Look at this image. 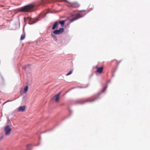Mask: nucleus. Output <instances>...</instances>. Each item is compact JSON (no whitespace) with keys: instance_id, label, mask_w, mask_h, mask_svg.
Wrapping results in <instances>:
<instances>
[{"instance_id":"obj_1","label":"nucleus","mask_w":150,"mask_h":150,"mask_svg":"<svg viewBox=\"0 0 150 150\" xmlns=\"http://www.w3.org/2000/svg\"><path fill=\"white\" fill-rule=\"evenodd\" d=\"M40 0L33 2L28 5L23 6L19 9V11L22 12H31L37 10V8L41 4L44 5L49 2L48 1Z\"/></svg>"},{"instance_id":"obj_2","label":"nucleus","mask_w":150,"mask_h":150,"mask_svg":"<svg viewBox=\"0 0 150 150\" xmlns=\"http://www.w3.org/2000/svg\"><path fill=\"white\" fill-rule=\"evenodd\" d=\"M24 21L25 22L28 21L29 24L32 25L37 22L38 20L37 19H35L28 17L26 18L25 19L24 18Z\"/></svg>"},{"instance_id":"obj_3","label":"nucleus","mask_w":150,"mask_h":150,"mask_svg":"<svg viewBox=\"0 0 150 150\" xmlns=\"http://www.w3.org/2000/svg\"><path fill=\"white\" fill-rule=\"evenodd\" d=\"M100 98V97H99V96H97L94 99L92 100H90L89 99L87 100H82L79 103L80 104H82L86 102H92L93 101H95L97 100Z\"/></svg>"},{"instance_id":"obj_4","label":"nucleus","mask_w":150,"mask_h":150,"mask_svg":"<svg viewBox=\"0 0 150 150\" xmlns=\"http://www.w3.org/2000/svg\"><path fill=\"white\" fill-rule=\"evenodd\" d=\"M4 130L5 132V135L7 136L10 134L11 129L10 126L8 125L4 127Z\"/></svg>"},{"instance_id":"obj_5","label":"nucleus","mask_w":150,"mask_h":150,"mask_svg":"<svg viewBox=\"0 0 150 150\" xmlns=\"http://www.w3.org/2000/svg\"><path fill=\"white\" fill-rule=\"evenodd\" d=\"M64 31V29L63 28H60L59 30H54L53 32H52L53 34L55 35H59L62 34Z\"/></svg>"},{"instance_id":"obj_6","label":"nucleus","mask_w":150,"mask_h":150,"mask_svg":"<svg viewBox=\"0 0 150 150\" xmlns=\"http://www.w3.org/2000/svg\"><path fill=\"white\" fill-rule=\"evenodd\" d=\"M82 17L83 16H81L79 14H78L72 19H70L69 20V21L71 22H72L75 20H77Z\"/></svg>"},{"instance_id":"obj_7","label":"nucleus","mask_w":150,"mask_h":150,"mask_svg":"<svg viewBox=\"0 0 150 150\" xmlns=\"http://www.w3.org/2000/svg\"><path fill=\"white\" fill-rule=\"evenodd\" d=\"M59 25V23L57 21L55 22L53 25V26L52 28V29L54 30L55 29L57 28V27Z\"/></svg>"},{"instance_id":"obj_8","label":"nucleus","mask_w":150,"mask_h":150,"mask_svg":"<svg viewBox=\"0 0 150 150\" xmlns=\"http://www.w3.org/2000/svg\"><path fill=\"white\" fill-rule=\"evenodd\" d=\"M30 65V64H29L27 65H25L23 66L22 67V68L23 69L25 70H28L30 69L29 66Z\"/></svg>"},{"instance_id":"obj_9","label":"nucleus","mask_w":150,"mask_h":150,"mask_svg":"<svg viewBox=\"0 0 150 150\" xmlns=\"http://www.w3.org/2000/svg\"><path fill=\"white\" fill-rule=\"evenodd\" d=\"M25 106H20L18 108V110L19 111H23L25 110Z\"/></svg>"},{"instance_id":"obj_10","label":"nucleus","mask_w":150,"mask_h":150,"mask_svg":"<svg viewBox=\"0 0 150 150\" xmlns=\"http://www.w3.org/2000/svg\"><path fill=\"white\" fill-rule=\"evenodd\" d=\"M51 36L54 40L57 42V37L56 36L54 35V34H53V33L52 32L51 33Z\"/></svg>"},{"instance_id":"obj_11","label":"nucleus","mask_w":150,"mask_h":150,"mask_svg":"<svg viewBox=\"0 0 150 150\" xmlns=\"http://www.w3.org/2000/svg\"><path fill=\"white\" fill-rule=\"evenodd\" d=\"M103 69V68L102 67H98L97 70V71L99 73H102Z\"/></svg>"},{"instance_id":"obj_12","label":"nucleus","mask_w":150,"mask_h":150,"mask_svg":"<svg viewBox=\"0 0 150 150\" xmlns=\"http://www.w3.org/2000/svg\"><path fill=\"white\" fill-rule=\"evenodd\" d=\"M24 27L23 28V33L24 34H22L21 35V40H23V39H24L25 38V33H24Z\"/></svg>"},{"instance_id":"obj_13","label":"nucleus","mask_w":150,"mask_h":150,"mask_svg":"<svg viewBox=\"0 0 150 150\" xmlns=\"http://www.w3.org/2000/svg\"><path fill=\"white\" fill-rule=\"evenodd\" d=\"M61 93L59 92L57 94L56 96V98L55 99V100L56 101H58L59 99V96L60 94Z\"/></svg>"},{"instance_id":"obj_14","label":"nucleus","mask_w":150,"mask_h":150,"mask_svg":"<svg viewBox=\"0 0 150 150\" xmlns=\"http://www.w3.org/2000/svg\"><path fill=\"white\" fill-rule=\"evenodd\" d=\"M33 146V145L31 144H27L26 146V147L28 149H32V148Z\"/></svg>"},{"instance_id":"obj_15","label":"nucleus","mask_w":150,"mask_h":150,"mask_svg":"<svg viewBox=\"0 0 150 150\" xmlns=\"http://www.w3.org/2000/svg\"><path fill=\"white\" fill-rule=\"evenodd\" d=\"M65 21L63 20L61 21H60L59 23L62 26H63L65 23Z\"/></svg>"},{"instance_id":"obj_16","label":"nucleus","mask_w":150,"mask_h":150,"mask_svg":"<svg viewBox=\"0 0 150 150\" xmlns=\"http://www.w3.org/2000/svg\"><path fill=\"white\" fill-rule=\"evenodd\" d=\"M107 86H106L105 88L103 89L99 93H98V96L102 92H104L105 91V89H106V88H107Z\"/></svg>"},{"instance_id":"obj_17","label":"nucleus","mask_w":150,"mask_h":150,"mask_svg":"<svg viewBox=\"0 0 150 150\" xmlns=\"http://www.w3.org/2000/svg\"><path fill=\"white\" fill-rule=\"evenodd\" d=\"M28 86H27L24 88V93H26L28 89Z\"/></svg>"},{"instance_id":"obj_18","label":"nucleus","mask_w":150,"mask_h":150,"mask_svg":"<svg viewBox=\"0 0 150 150\" xmlns=\"http://www.w3.org/2000/svg\"><path fill=\"white\" fill-rule=\"evenodd\" d=\"M74 4L76 5V6H73L74 7H78L79 6V5L76 3H74Z\"/></svg>"},{"instance_id":"obj_19","label":"nucleus","mask_w":150,"mask_h":150,"mask_svg":"<svg viewBox=\"0 0 150 150\" xmlns=\"http://www.w3.org/2000/svg\"><path fill=\"white\" fill-rule=\"evenodd\" d=\"M72 70H70L68 73H67V76H68L71 74L72 73Z\"/></svg>"},{"instance_id":"obj_20","label":"nucleus","mask_w":150,"mask_h":150,"mask_svg":"<svg viewBox=\"0 0 150 150\" xmlns=\"http://www.w3.org/2000/svg\"><path fill=\"white\" fill-rule=\"evenodd\" d=\"M51 0L52 1V2H54V1H59V2L62 1L60 0Z\"/></svg>"},{"instance_id":"obj_21","label":"nucleus","mask_w":150,"mask_h":150,"mask_svg":"<svg viewBox=\"0 0 150 150\" xmlns=\"http://www.w3.org/2000/svg\"><path fill=\"white\" fill-rule=\"evenodd\" d=\"M3 137V136H2L0 137V140L1 139H2Z\"/></svg>"},{"instance_id":"obj_22","label":"nucleus","mask_w":150,"mask_h":150,"mask_svg":"<svg viewBox=\"0 0 150 150\" xmlns=\"http://www.w3.org/2000/svg\"><path fill=\"white\" fill-rule=\"evenodd\" d=\"M8 122L9 123H10V122H11L9 120V119L8 120Z\"/></svg>"},{"instance_id":"obj_23","label":"nucleus","mask_w":150,"mask_h":150,"mask_svg":"<svg viewBox=\"0 0 150 150\" xmlns=\"http://www.w3.org/2000/svg\"><path fill=\"white\" fill-rule=\"evenodd\" d=\"M71 16L73 17L74 16V15L72 14L71 15Z\"/></svg>"},{"instance_id":"obj_24","label":"nucleus","mask_w":150,"mask_h":150,"mask_svg":"<svg viewBox=\"0 0 150 150\" xmlns=\"http://www.w3.org/2000/svg\"><path fill=\"white\" fill-rule=\"evenodd\" d=\"M39 145V144H38V145H35V146H38Z\"/></svg>"},{"instance_id":"obj_25","label":"nucleus","mask_w":150,"mask_h":150,"mask_svg":"<svg viewBox=\"0 0 150 150\" xmlns=\"http://www.w3.org/2000/svg\"><path fill=\"white\" fill-rule=\"evenodd\" d=\"M85 11V10H83L81 11Z\"/></svg>"},{"instance_id":"obj_26","label":"nucleus","mask_w":150,"mask_h":150,"mask_svg":"<svg viewBox=\"0 0 150 150\" xmlns=\"http://www.w3.org/2000/svg\"><path fill=\"white\" fill-rule=\"evenodd\" d=\"M65 0V2H67L68 3V2H67V0Z\"/></svg>"},{"instance_id":"obj_27","label":"nucleus","mask_w":150,"mask_h":150,"mask_svg":"<svg viewBox=\"0 0 150 150\" xmlns=\"http://www.w3.org/2000/svg\"><path fill=\"white\" fill-rule=\"evenodd\" d=\"M121 61H120L118 62V64H119L120 62H121Z\"/></svg>"},{"instance_id":"obj_28","label":"nucleus","mask_w":150,"mask_h":150,"mask_svg":"<svg viewBox=\"0 0 150 150\" xmlns=\"http://www.w3.org/2000/svg\"><path fill=\"white\" fill-rule=\"evenodd\" d=\"M86 15V13H85L83 15V16H84V15Z\"/></svg>"},{"instance_id":"obj_29","label":"nucleus","mask_w":150,"mask_h":150,"mask_svg":"<svg viewBox=\"0 0 150 150\" xmlns=\"http://www.w3.org/2000/svg\"><path fill=\"white\" fill-rule=\"evenodd\" d=\"M110 82V81H108V82Z\"/></svg>"},{"instance_id":"obj_30","label":"nucleus","mask_w":150,"mask_h":150,"mask_svg":"<svg viewBox=\"0 0 150 150\" xmlns=\"http://www.w3.org/2000/svg\"><path fill=\"white\" fill-rule=\"evenodd\" d=\"M12 100H10V101H8V102H9V101H11Z\"/></svg>"},{"instance_id":"obj_31","label":"nucleus","mask_w":150,"mask_h":150,"mask_svg":"<svg viewBox=\"0 0 150 150\" xmlns=\"http://www.w3.org/2000/svg\"><path fill=\"white\" fill-rule=\"evenodd\" d=\"M114 76V75H112V76Z\"/></svg>"}]
</instances>
